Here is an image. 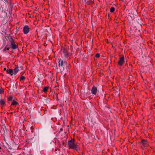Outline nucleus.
Instances as JSON below:
<instances>
[{
    "mask_svg": "<svg viewBox=\"0 0 155 155\" xmlns=\"http://www.w3.org/2000/svg\"><path fill=\"white\" fill-rule=\"evenodd\" d=\"M75 141L74 138L68 141V144L69 149H71L78 151L79 150V148L78 146L75 143Z\"/></svg>",
    "mask_w": 155,
    "mask_h": 155,
    "instance_id": "obj_1",
    "label": "nucleus"
},
{
    "mask_svg": "<svg viewBox=\"0 0 155 155\" xmlns=\"http://www.w3.org/2000/svg\"><path fill=\"white\" fill-rule=\"evenodd\" d=\"M63 54L64 55L65 59L69 60L70 59L71 54L65 49H63L62 51Z\"/></svg>",
    "mask_w": 155,
    "mask_h": 155,
    "instance_id": "obj_2",
    "label": "nucleus"
},
{
    "mask_svg": "<svg viewBox=\"0 0 155 155\" xmlns=\"http://www.w3.org/2000/svg\"><path fill=\"white\" fill-rule=\"evenodd\" d=\"M11 48L13 49H16L18 48V45L15 43V41L12 38L10 40Z\"/></svg>",
    "mask_w": 155,
    "mask_h": 155,
    "instance_id": "obj_3",
    "label": "nucleus"
},
{
    "mask_svg": "<svg viewBox=\"0 0 155 155\" xmlns=\"http://www.w3.org/2000/svg\"><path fill=\"white\" fill-rule=\"evenodd\" d=\"M58 66L61 67H63L64 64L66 65L67 64V62L66 61H64L63 60L61 59L60 58H58Z\"/></svg>",
    "mask_w": 155,
    "mask_h": 155,
    "instance_id": "obj_4",
    "label": "nucleus"
},
{
    "mask_svg": "<svg viewBox=\"0 0 155 155\" xmlns=\"http://www.w3.org/2000/svg\"><path fill=\"white\" fill-rule=\"evenodd\" d=\"M30 28L28 25H26L23 27V31L24 34H27L29 31Z\"/></svg>",
    "mask_w": 155,
    "mask_h": 155,
    "instance_id": "obj_5",
    "label": "nucleus"
},
{
    "mask_svg": "<svg viewBox=\"0 0 155 155\" xmlns=\"http://www.w3.org/2000/svg\"><path fill=\"white\" fill-rule=\"evenodd\" d=\"M124 56L120 58L118 62V64L120 66H122L124 62Z\"/></svg>",
    "mask_w": 155,
    "mask_h": 155,
    "instance_id": "obj_6",
    "label": "nucleus"
},
{
    "mask_svg": "<svg viewBox=\"0 0 155 155\" xmlns=\"http://www.w3.org/2000/svg\"><path fill=\"white\" fill-rule=\"evenodd\" d=\"M141 145L144 147H147L148 145L147 141L146 140H142L141 141Z\"/></svg>",
    "mask_w": 155,
    "mask_h": 155,
    "instance_id": "obj_7",
    "label": "nucleus"
},
{
    "mask_svg": "<svg viewBox=\"0 0 155 155\" xmlns=\"http://www.w3.org/2000/svg\"><path fill=\"white\" fill-rule=\"evenodd\" d=\"M97 91V89L95 86H93L91 90V92L92 94L96 95Z\"/></svg>",
    "mask_w": 155,
    "mask_h": 155,
    "instance_id": "obj_8",
    "label": "nucleus"
},
{
    "mask_svg": "<svg viewBox=\"0 0 155 155\" xmlns=\"http://www.w3.org/2000/svg\"><path fill=\"white\" fill-rule=\"evenodd\" d=\"M6 72L8 74H11V75H13V71L12 69H7L6 70Z\"/></svg>",
    "mask_w": 155,
    "mask_h": 155,
    "instance_id": "obj_9",
    "label": "nucleus"
},
{
    "mask_svg": "<svg viewBox=\"0 0 155 155\" xmlns=\"http://www.w3.org/2000/svg\"><path fill=\"white\" fill-rule=\"evenodd\" d=\"M5 103V101L4 99H1L0 100V104L3 106Z\"/></svg>",
    "mask_w": 155,
    "mask_h": 155,
    "instance_id": "obj_10",
    "label": "nucleus"
},
{
    "mask_svg": "<svg viewBox=\"0 0 155 155\" xmlns=\"http://www.w3.org/2000/svg\"><path fill=\"white\" fill-rule=\"evenodd\" d=\"M15 74H16L19 71V70L18 69V67H16L14 70Z\"/></svg>",
    "mask_w": 155,
    "mask_h": 155,
    "instance_id": "obj_11",
    "label": "nucleus"
},
{
    "mask_svg": "<svg viewBox=\"0 0 155 155\" xmlns=\"http://www.w3.org/2000/svg\"><path fill=\"white\" fill-rule=\"evenodd\" d=\"M18 104V102L16 101H13L11 105H16Z\"/></svg>",
    "mask_w": 155,
    "mask_h": 155,
    "instance_id": "obj_12",
    "label": "nucleus"
},
{
    "mask_svg": "<svg viewBox=\"0 0 155 155\" xmlns=\"http://www.w3.org/2000/svg\"><path fill=\"white\" fill-rule=\"evenodd\" d=\"M48 87H45L43 88V91L44 92H47L48 91Z\"/></svg>",
    "mask_w": 155,
    "mask_h": 155,
    "instance_id": "obj_13",
    "label": "nucleus"
},
{
    "mask_svg": "<svg viewBox=\"0 0 155 155\" xmlns=\"http://www.w3.org/2000/svg\"><path fill=\"white\" fill-rule=\"evenodd\" d=\"M10 48L9 47H8L7 45H6L3 49V51H5L6 50H9Z\"/></svg>",
    "mask_w": 155,
    "mask_h": 155,
    "instance_id": "obj_14",
    "label": "nucleus"
},
{
    "mask_svg": "<svg viewBox=\"0 0 155 155\" xmlns=\"http://www.w3.org/2000/svg\"><path fill=\"white\" fill-rule=\"evenodd\" d=\"M84 1L85 3L87 5H90L91 3V1H87L86 2L87 0H84Z\"/></svg>",
    "mask_w": 155,
    "mask_h": 155,
    "instance_id": "obj_15",
    "label": "nucleus"
},
{
    "mask_svg": "<svg viewBox=\"0 0 155 155\" xmlns=\"http://www.w3.org/2000/svg\"><path fill=\"white\" fill-rule=\"evenodd\" d=\"M115 10V8L114 7H112L110 8V12H113Z\"/></svg>",
    "mask_w": 155,
    "mask_h": 155,
    "instance_id": "obj_16",
    "label": "nucleus"
},
{
    "mask_svg": "<svg viewBox=\"0 0 155 155\" xmlns=\"http://www.w3.org/2000/svg\"><path fill=\"white\" fill-rule=\"evenodd\" d=\"M25 79V78L24 76H22L20 78V81H24Z\"/></svg>",
    "mask_w": 155,
    "mask_h": 155,
    "instance_id": "obj_17",
    "label": "nucleus"
},
{
    "mask_svg": "<svg viewBox=\"0 0 155 155\" xmlns=\"http://www.w3.org/2000/svg\"><path fill=\"white\" fill-rule=\"evenodd\" d=\"M13 97L11 96L9 97L8 98V101H11L13 99Z\"/></svg>",
    "mask_w": 155,
    "mask_h": 155,
    "instance_id": "obj_18",
    "label": "nucleus"
},
{
    "mask_svg": "<svg viewBox=\"0 0 155 155\" xmlns=\"http://www.w3.org/2000/svg\"><path fill=\"white\" fill-rule=\"evenodd\" d=\"M100 56V55L98 53H97L96 54V55H95V57H96V58H99V57Z\"/></svg>",
    "mask_w": 155,
    "mask_h": 155,
    "instance_id": "obj_19",
    "label": "nucleus"
},
{
    "mask_svg": "<svg viewBox=\"0 0 155 155\" xmlns=\"http://www.w3.org/2000/svg\"><path fill=\"white\" fill-rule=\"evenodd\" d=\"M3 91H4L3 90L2 88H0V94H2Z\"/></svg>",
    "mask_w": 155,
    "mask_h": 155,
    "instance_id": "obj_20",
    "label": "nucleus"
},
{
    "mask_svg": "<svg viewBox=\"0 0 155 155\" xmlns=\"http://www.w3.org/2000/svg\"><path fill=\"white\" fill-rule=\"evenodd\" d=\"M63 129L62 128H61L60 129V131H63Z\"/></svg>",
    "mask_w": 155,
    "mask_h": 155,
    "instance_id": "obj_21",
    "label": "nucleus"
},
{
    "mask_svg": "<svg viewBox=\"0 0 155 155\" xmlns=\"http://www.w3.org/2000/svg\"><path fill=\"white\" fill-rule=\"evenodd\" d=\"M4 71H5V70H6V68H4Z\"/></svg>",
    "mask_w": 155,
    "mask_h": 155,
    "instance_id": "obj_22",
    "label": "nucleus"
}]
</instances>
